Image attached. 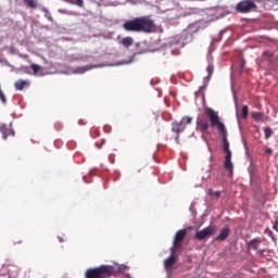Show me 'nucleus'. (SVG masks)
I'll list each match as a JSON object with an SVG mask.
<instances>
[{
    "mask_svg": "<svg viewBox=\"0 0 278 278\" xmlns=\"http://www.w3.org/2000/svg\"><path fill=\"white\" fill-rule=\"evenodd\" d=\"M204 115L208 116L211 127H217V129H219L223 136V146L226 152L224 166L225 169L230 173V176H232L235 172V166L233 163L231 162V151L229 149V141H227V130L225 124L220 122L218 113H216L214 109L205 108Z\"/></svg>",
    "mask_w": 278,
    "mask_h": 278,
    "instance_id": "nucleus-1",
    "label": "nucleus"
},
{
    "mask_svg": "<svg viewBox=\"0 0 278 278\" xmlns=\"http://www.w3.org/2000/svg\"><path fill=\"white\" fill-rule=\"evenodd\" d=\"M122 27L126 31L151 34L155 30L156 25L154 20H151L149 16H140L135 20L126 21Z\"/></svg>",
    "mask_w": 278,
    "mask_h": 278,
    "instance_id": "nucleus-2",
    "label": "nucleus"
},
{
    "mask_svg": "<svg viewBox=\"0 0 278 278\" xmlns=\"http://www.w3.org/2000/svg\"><path fill=\"white\" fill-rule=\"evenodd\" d=\"M110 268L108 265H100L99 267H93L90 269H87L85 271V278H108L112 277L110 274Z\"/></svg>",
    "mask_w": 278,
    "mask_h": 278,
    "instance_id": "nucleus-3",
    "label": "nucleus"
},
{
    "mask_svg": "<svg viewBox=\"0 0 278 278\" xmlns=\"http://www.w3.org/2000/svg\"><path fill=\"white\" fill-rule=\"evenodd\" d=\"M191 124H192V117H189V116L182 117L179 122L176 121L172 123V131L174 134H177V136L175 137V141H177V143H179V134H182L184 131H186L187 125H191Z\"/></svg>",
    "mask_w": 278,
    "mask_h": 278,
    "instance_id": "nucleus-4",
    "label": "nucleus"
},
{
    "mask_svg": "<svg viewBox=\"0 0 278 278\" xmlns=\"http://www.w3.org/2000/svg\"><path fill=\"white\" fill-rule=\"evenodd\" d=\"M236 10L241 14H249L257 11V4L255 0H242L237 3Z\"/></svg>",
    "mask_w": 278,
    "mask_h": 278,
    "instance_id": "nucleus-5",
    "label": "nucleus"
},
{
    "mask_svg": "<svg viewBox=\"0 0 278 278\" xmlns=\"http://www.w3.org/2000/svg\"><path fill=\"white\" fill-rule=\"evenodd\" d=\"M197 129L202 134L206 135L208 134L210 129V122L207 118L199 117L197 122Z\"/></svg>",
    "mask_w": 278,
    "mask_h": 278,
    "instance_id": "nucleus-6",
    "label": "nucleus"
},
{
    "mask_svg": "<svg viewBox=\"0 0 278 278\" xmlns=\"http://www.w3.org/2000/svg\"><path fill=\"white\" fill-rule=\"evenodd\" d=\"M214 232H215V229L213 227H206V228L202 229L201 231L195 232L194 237H195V240L202 241L205 238L213 236Z\"/></svg>",
    "mask_w": 278,
    "mask_h": 278,
    "instance_id": "nucleus-7",
    "label": "nucleus"
},
{
    "mask_svg": "<svg viewBox=\"0 0 278 278\" xmlns=\"http://www.w3.org/2000/svg\"><path fill=\"white\" fill-rule=\"evenodd\" d=\"M108 268L111 276H116L117 274L127 270V265H108Z\"/></svg>",
    "mask_w": 278,
    "mask_h": 278,
    "instance_id": "nucleus-8",
    "label": "nucleus"
},
{
    "mask_svg": "<svg viewBox=\"0 0 278 278\" xmlns=\"http://www.w3.org/2000/svg\"><path fill=\"white\" fill-rule=\"evenodd\" d=\"M176 264V250L172 248V254L164 261V268H172Z\"/></svg>",
    "mask_w": 278,
    "mask_h": 278,
    "instance_id": "nucleus-9",
    "label": "nucleus"
},
{
    "mask_svg": "<svg viewBox=\"0 0 278 278\" xmlns=\"http://www.w3.org/2000/svg\"><path fill=\"white\" fill-rule=\"evenodd\" d=\"M0 131H1V134H2V138L3 139H7L8 137H10V136H12V137H14L15 136V131L14 130H12V128H11V126H5V125H1L0 126Z\"/></svg>",
    "mask_w": 278,
    "mask_h": 278,
    "instance_id": "nucleus-10",
    "label": "nucleus"
},
{
    "mask_svg": "<svg viewBox=\"0 0 278 278\" xmlns=\"http://www.w3.org/2000/svg\"><path fill=\"white\" fill-rule=\"evenodd\" d=\"M187 231L186 229H180L177 233H175L174 238V247H177L182 242L184 239H186Z\"/></svg>",
    "mask_w": 278,
    "mask_h": 278,
    "instance_id": "nucleus-11",
    "label": "nucleus"
},
{
    "mask_svg": "<svg viewBox=\"0 0 278 278\" xmlns=\"http://www.w3.org/2000/svg\"><path fill=\"white\" fill-rule=\"evenodd\" d=\"M229 232H230L229 226H226L225 228H222L220 232H219V236H217L215 240L224 242L225 240H227V238H229Z\"/></svg>",
    "mask_w": 278,
    "mask_h": 278,
    "instance_id": "nucleus-12",
    "label": "nucleus"
},
{
    "mask_svg": "<svg viewBox=\"0 0 278 278\" xmlns=\"http://www.w3.org/2000/svg\"><path fill=\"white\" fill-rule=\"evenodd\" d=\"M26 86H29V81L26 79H18L14 83L15 90L22 91Z\"/></svg>",
    "mask_w": 278,
    "mask_h": 278,
    "instance_id": "nucleus-13",
    "label": "nucleus"
},
{
    "mask_svg": "<svg viewBox=\"0 0 278 278\" xmlns=\"http://www.w3.org/2000/svg\"><path fill=\"white\" fill-rule=\"evenodd\" d=\"M261 243H262L261 239H254L252 241H249L248 249L257 251Z\"/></svg>",
    "mask_w": 278,
    "mask_h": 278,
    "instance_id": "nucleus-14",
    "label": "nucleus"
},
{
    "mask_svg": "<svg viewBox=\"0 0 278 278\" xmlns=\"http://www.w3.org/2000/svg\"><path fill=\"white\" fill-rule=\"evenodd\" d=\"M121 45L124 46L126 49L131 47L134 45V38L132 37H125L122 39Z\"/></svg>",
    "mask_w": 278,
    "mask_h": 278,
    "instance_id": "nucleus-15",
    "label": "nucleus"
},
{
    "mask_svg": "<svg viewBox=\"0 0 278 278\" xmlns=\"http://www.w3.org/2000/svg\"><path fill=\"white\" fill-rule=\"evenodd\" d=\"M63 1H66L67 3H71L73 5H78L80 8L85 7L84 0H63Z\"/></svg>",
    "mask_w": 278,
    "mask_h": 278,
    "instance_id": "nucleus-16",
    "label": "nucleus"
},
{
    "mask_svg": "<svg viewBox=\"0 0 278 278\" xmlns=\"http://www.w3.org/2000/svg\"><path fill=\"white\" fill-rule=\"evenodd\" d=\"M30 70H33V74H34V76H37L38 75V73H39V71L41 70V67L38 65V64H30Z\"/></svg>",
    "mask_w": 278,
    "mask_h": 278,
    "instance_id": "nucleus-17",
    "label": "nucleus"
},
{
    "mask_svg": "<svg viewBox=\"0 0 278 278\" xmlns=\"http://www.w3.org/2000/svg\"><path fill=\"white\" fill-rule=\"evenodd\" d=\"M26 5H28L30 9H37V2L35 0H24Z\"/></svg>",
    "mask_w": 278,
    "mask_h": 278,
    "instance_id": "nucleus-18",
    "label": "nucleus"
},
{
    "mask_svg": "<svg viewBox=\"0 0 278 278\" xmlns=\"http://www.w3.org/2000/svg\"><path fill=\"white\" fill-rule=\"evenodd\" d=\"M264 135H265V139L271 138V135H273L271 128L265 127L264 128Z\"/></svg>",
    "mask_w": 278,
    "mask_h": 278,
    "instance_id": "nucleus-19",
    "label": "nucleus"
},
{
    "mask_svg": "<svg viewBox=\"0 0 278 278\" xmlns=\"http://www.w3.org/2000/svg\"><path fill=\"white\" fill-rule=\"evenodd\" d=\"M208 195L210 197H215L216 199H218L220 197V191H214L213 189L208 190Z\"/></svg>",
    "mask_w": 278,
    "mask_h": 278,
    "instance_id": "nucleus-20",
    "label": "nucleus"
},
{
    "mask_svg": "<svg viewBox=\"0 0 278 278\" xmlns=\"http://www.w3.org/2000/svg\"><path fill=\"white\" fill-rule=\"evenodd\" d=\"M248 114H249L248 105H243L242 106V117H243V119L248 118Z\"/></svg>",
    "mask_w": 278,
    "mask_h": 278,
    "instance_id": "nucleus-21",
    "label": "nucleus"
},
{
    "mask_svg": "<svg viewBox=\"0 0 278 278\" xmlns=\"http://www.w3.org/2000/svg\"><path fill=\"white\" fill-rule=\"evenodd\" d=\"M206 73H208V78H211V76L214 73V66L213 65L206 66Z\"/></svg>",
    "mask_w": 278,
    "mask_h": 278,
    "instance_id": "nucleus-22",
    "label": "nucleus"
},
{
    "mask_svg": "<svg viewBox=\"0 0 278 278\" xmlns=\"http://www.w3.org/2000/svg\"><path fill=\"white\" fill-rule=\"evenodd\" d=\"M263 114L262 113H254L253 114V118L256 121H261L262 119Z\"/></svg>",
    "mask_w": 278,
    "mask_h": 278,
    "instance_id": "nucleus-23",
    "label": "nucleus"
},
{
    "mask_svg": "<svg viewBox=\"0 0 278 278\" xmlns=\"http://www.w3.org/2000/svg\"><path fill=\"white\" fill-rule=\"evenodd\" d=\"M0 100L2 101V103H7V97L3 91H0Z\"/></svg>",
    "mask_w": 278,
    "mask_h": 278,
    "instance_id": "nucleus-24",
    "label": "nucleus"
},
{
    "mask_svg": "<svg viewBox=\"0 0 278 278\" xmlns=\"http://www.w3.org/2000/svg\"><path fill=\"white\" fill-rule=\"evenodd\" d=\"M93 134H94V138H99L100 131H99L98 128H94V129H93Z\"/></svg>",
    "mask_w": 278,
    "mask_h": 278,
    "instance_id": "nucleus-25",
    "label": "nucleus"
},
{
    "mask_svg": "<svg viewBox=\"0 0 278 278\" xmlns=\"http://www.w3.org/2000/svg\"><path fill=\"white\" fill-rule=\"evenodd\" d=\"M87 72V68L86 67H79L78 68V73L79 74H85Z\"/></svg>",
    "mask_w": 278,
    "mask_h": 278,
    "instance_id": "nucleus-26",
    "label": "nucleus"
},
{
    "mask_svg": "<svg viewBox=\"0 0 278 278\" xmlns=\"http://www.w3.org/2000/svg\"><path fill=\"white\" fill-rule=\"evenodd\" d=\"M273 153V150L271 149H267L266 151H265V154H271Z\"/></svg>",
    "mask_w": 278,
    "mask_h": 278,
    "instance_id": "nucleus-27",
    "label": "nucleus"
},
{
    "mask_svg": "<svg viewBox=\"0 0 278 278\" xmlns=\"http://www.w3.org/2000/svg\"><path fill=\"white\" fill-rule=\"evenodd\" d=\"M58 240H60L61 243L64 242V239H62L61 237H58Z\"/></svg>",
    "mask_w": 278,
    "mask_h": 278,
    "instance_id": "nucleus-28",
    "label": "nucleus"
},
{
    "mask_svg": "<svg viewBox=\"0 0 278 278\" xmlns=\"http://www.w3.org/2000/svg\"><path fill=\"white\" fill-rule=\"evenodd\" d=\"M205 89V86L200 87L199 91H202Z\"/></svg>",
    "mask_w": 278,
    "mask_h": 278,
    "instance_id": "nucleus-29",
    "label": "nucleus"
},
{
    "mask_svg": "<svg viewBox=\"0 0 278 278\" xmlns=\"http://www.w3.org/2000/svg\"><path fill=\"white\" fill-rule=\"evenodd\" d=\"M273 229L277 231V224L274 225Z\"/></svg>",
    "mask_w": 278,
    "mask_h": 278,
    "instance_id": "nucleus-30",
    "label": "nucleus"
},
{
    "mask_svg": "<svg viewBox=\"0 0 278 278\" xmlns=\"http://www.w3.org/2000/svg\"><path fill=\"white\" fill-rule=\"evenodd\" d=\"M189 1H205V0H189Z\"/></svg>",
    "mask_w": 278,
    "mask_h": 278,
    "instance_id": "nucleus-31",
    "label": "nucleus"
},
{
    "mask_svg": "<svg viewBox=\"0 0 278 278\" xmlns=\"http://www.w3.org/2000/svg\"><path fill=\"white\" fill-rule=\"evenodd\" d=\"M266 54H267V52H264V53H263V55H266Z\"/></svg>",
    "mask_w": 278,
    "mask_h": 278,
    "instance_id": "nucleus-32",
    "label": "nucleus"
}]
</instances>
